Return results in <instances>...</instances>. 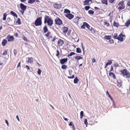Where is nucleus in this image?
<instances>
[{"label":"nucleus","mask_w":130,"mask_h":130,"mask_svg":"<svg viewBox=\"0 0 130 130\" xmlns=\"http://www.w3.org/2000/svg\"><path fill=\"white\" fill-rule=\"evenodd\" d=\"M44 23H47L48 26H51L53 24V20L49 16L46 15L45 16L44 18Z\"/></svg>","instance_id":"f257e3e1"},{"label":"nucleus","mask_w":130,"mask_h":130,"mask_svg":"<svg viewBox=\"0 0 130 130\" xmlns=\"http://www.w3.org/2000/svg\"><path fill=\"white\" fill-rule=\"evenodd\" d=\"M120 72L123 76H125L126 78H129L130 77V73L126 69L121 70Z\"/></svg>","instance_id":"f03ea898"},{"label":"nucleus","mask_w":130,"mask_h":130,"mask_svg":"<svg viewBox=\"0 0 130 130\" xmlns=\"http://www.w3.org/2000/svg\"><path fill=\"white\" fill-rule=\"evenodd\" d=\"M42 17H41L37 18L35 20V24L36 26L41 25L42 24Z\"/></svg>","instance_id":"7ed1b4c3"},{"label":"nucleus","mask_w":130,"mask_h":130,"mask_svg":"<svg viewBox=\"0 0 130 130\" xmlns=\"http://www.w3.org/2000/svg\"><path fill=\"white\" fill-rule=\"evenodd\" d=\"M124 1L120 2L118 4V5L119 6L118 9L120 11L121 10L124 9L125 8V6L124 4Z\"/></svg>","instance_id":"20e7f679"},{"label":"nucleus","mask_w":130,"mask_h":130,"mask_svg":"<svg viewBox=\"0 0 130 130\" xmlns=\"http://www.w3.org/2000/svg\"><path fill=\"white\" fill-rule=\"evenodd\" d=\"M55 24L58 25H61L63 24L61 20L59 17H57L55 20Z\"/></svg>","instance_id":"39448f33"},{"label":"nucleus","mask_w":130,"mask_h":130,"mask_svg":"<svg viewBox=\"0 0 130 130\" xmlns=\"http://www.w3.org/2000/svg\"><path fill=\"white\" fill-rule=\"evenodd\" d=\"M8 42H11L13 41L14 39V38L13 36H10L9 35H7L6 37Z\"/></svg>","instance_id":"423d86ee"},{"label":"nucleus","mask_w":130,"mask_h":130,"mask_svg":"<svg viewBox=\"0 0 130 130\" xmlns=\"http://www.w3.org/2000/svg\"><path fill=\"white\" fill-rule=\"evenodd\" d=\"M58 46L59 47L61 46L64 44V42L62 40L59 39L58 40L57 42Z\"/></svg>","instance_id":"0eeeda50"},{"label":"nucleus","mask_w":130,"mask_h":130,"mask_svg":"<svg viewBox=\"0 0 130 130\" xmlns=\"http://www.w3.org/2000/svg\"><path fill=\"white\" fill-rule=\"evenodd\" d=\"M124 36V35L122 34L121 33L119 35L117 39L121 41H122L123 40V37Z\"/></svg>","instance_id":"6e6552de"},{"label":"nucleus","mask_w":130,"mask_h":130,"mask_svg":"<svg viewBox=\"0 0 130 130\" xmlns=\"http://www.w3.org/2000/svg\"><path fill=\"white\" fill-rule=\"evenodd\" d=\"M65 16L70 20L73 18L74 16L73 15L70 13L66 14L65 15Z\"/></svg>","instance_id":"1a4fd4ad"},{"label":"nucleus","mask_w":130,"mask_h":130,"mask_svg":"<svg viewBox=\"0 0 130 130\" xmlns=\"http://www.w3.org/2000/svg\"><path fill=\"white\" fill-rule=\"evenodd\" d=\"M69 29L67 27H63L62 28V30L63 31V33L66 34L68 32Z\"/></svg>","instance_id":"9d476101"},{"label":"nucleus","mask_w":130,"mask_h":130,"mask_svg":"<svg viewBox=\"0 0 130 130\" xmlns=\"http://www.w3.org/2000/svg\"><path fill=\"white\" fill-rule=\"evenodd\" d=\"M53 6L55 8L59 9L61 7L62 5L61 4L55 3L54 4Z\"/></svg>","instance_id":"9b49d317"},{"label":"nucleus","mask_w":130,"mask_h":130,"mask_svg":"<svg viewBox=\"0 0 130 130\" xmlns=\"http://www.w3.org/2000/svg\"><path fill=\"white\" fill-rule=\"evenodd\" d=\"M20 7L22 10H25L27 8L26 6L22 3L20 4Z\"/></svg>","instance_id":"f8f14e48"},{"label":"nucleus","mask_w":130,"mask_h":130,"mask_svg":"<svg viewBox=\"0 0 130 130\" xmlns=\"http://www.w3.org/2000/svg\"><path fill=\"white\" fill-rule=\"evenodd\" d=\"M81 17H76V18L73 19V22L75 23H77L78 24V20L80 19H81Z\"/></svg>","instance_id":"ddd939ff"},{"label":"nucleus","mask_w":130,"mask_h":130,"mask_svg":"<svg viewBox=\"0 0 130 130\" xmlns=\"http://www.w3.org/2000/svg\"><path fill=\"white\" fill-rule=\"evenodd\" d=\"M67 58L61 59L60 61V62L62 64H63L67 61Z\"/></svg>","instance_id":"4468645a"},{"label":"nucleus","mask_w":130,"mask_h":130,"mask_svg":"<svg viewBox=\"0 0 130 130\" xmlns=\"http://www.w3.org/2000/svg\"><path fill=\"white\" fill-rule=\"evenodd\" d=\"M7 43V41L6 40L3 39L2 42V45L3 46H5Z\"/></svg>","instance_id":"2eb2a0df"},{"label":"nucleus","mask_w":130,"mask_h":130,"mask_svg":"<svg viewBox=\"0 0 130 130\" xmlns=\"http://www.w3.org/2000/svg\"><path fill=\"white\" fill-rule=\"evenodd\" d=\"M130 24V19L128 20L125 23V26L128 27Z\"/></svg>","instance_id":"dca6fc26"},{"label":"nucleus","mask_w":130,"mask_h":130,"mask_svg":"<svg viewBox=\"0 0 130 130\" xmlns=\"http://www.w3.org/2000/svg\"><path fill=\"white\" fill-rule=\"evenodd\" d=\"M112 63V62L111 60H109L108 61V62L105 64V68H106L108 65L111 64Z\"/></svg>","instance_id":"f3484780"},{"label":"nucleus","mask_w":130,"mask_h":130,"mask_svg":"<svg viewBox=\"0 0 130 130\" xmlns=\"http://www.w3.org/2000/svg\"><path fill=\"white\" fill-rule=\"evenodd\" d=\"M109 75L110 76H112V77L114 79H115L116 78V76L115 74L111 72H109Z\"/></svg>","instance_id":"a211bd4d"},{"label":"nucleus","mask_w":130,"mask_h":130,"mask_svg":"<svg viewBox=\"0 0 130 130\" xmlns=\"http://www.w3.org/2000/svg\"><path fill=\"white\" fill-rule=\"evenodd\" d=\"M33 61V58L31 57V58H29L28 59L27 62L28 63H31Z\"/></svg>","instance_id":"6ab92c4d"},{"label":"nucleus","mask_w":130,"mask_h":130,"mask_svg":"<svg viewBox=\"0 0 130 130\" xmlns=\"http://www.w3.org/2000/svg\"><path fill=\"white\" fill-rule=\"evenodd\" d=\"M11 14L13 16L16 17L17 18L18 17V15L17 14L14 12L13 11H11L10 12Z\"/></svg>","instance_id":"aec40b11"},{"label":"nucleus","mask_w":130,"mask_h":130,"mask_svg":"<svg viewBox=\"0 0 130 130\" xmlns=\"http://www.w3.org/2000/svg\"><path fill=\"white\" fill-rule=\"evenodd\" d=\"M103 24L107 27H108L110 25L109 23H107L106 21H104L103 22Z\"/></svg>","instance_id":"412c9836"},{"label":"nucleus","mask_w":130,"mask_h":130,"mask_svg":"<svg viewBox=\"0 0 130 130\" xmlns=\"http://www.w3.org/2000/svg\"><path fill=\"white\" fill-rule=\"evenodd\" d=\"M43 30L44 33H46L48 31V29L46 26H45L44 27Z\"/></svg>","instance_id":"4be33fe9"},{"label":"nucleus","mask_w":130,"mask_h":130,"mask_svg":"<svg viewBox=\"0 0 130 130\" xmlns=\"http://www.w3.org/2000/svg\"><path fill=\"white\" fill-rule=\"evenodd\" d=\"M106 93L108 94V97L113 102L114 101L113 100V98L111 97V96L110 95V94L109 93L108 91H106Z\"/></svg>","instance_id":"5701e85b"},{"label":"nucleus","mask_w":130,"mask_h":130,"mask_svg":"<svg viewBox=\"0 0 130 130\" xmlns=\"http://www.w3.org/2000/svg\"><path fill=\"white\" fill-rule=\"evenodd\" d=\"M113 25L114 26L116 27L117 28L119 26V24L117 23H116L115 21H114L113 22Z\"/></svg>","instance_id":"b1692460"},{"label":"nucleus","mask_w":130,"mask_h":130,"mask_svg":"<svg viewBox=\"0 0 130 130\" xmlns=\"http://www.w3.org/2000/svg\"><path fill=\"white\" fill-rule=\"evenodd\" d=\"M75 60H79L82 59V57L80 56H77L75 57Z\"/></svg>","instance_id":"393cba45"},{"label":"nucleus","mask_w":130,"mask_h":130,"mask_svg":"<svg viewBox=\"0 0 130 130\" xmlns=\"http://www.w3.org/2000/svg\"><path fill=\"white\" fill-rule=\"evenodd\" d=\"M102 3L106 5L108 4L107 0H101Z\"/></svg>","instance_id":"a878e982"},{"label":"nucleus","mask_w":130,"mask_h":130,"mask_svg":"<svg viewBox=\"0 0 130 130\" xmlns=\"http://www.w3.org/2000/svg\"><path fill=\"white\" fill-rule=\"evenodd\" d=\"M104 38L107 40L110 39L111 38V37L110 36H105L104 37Z\"/></svg>","instance_id":"bb28decb"},{"label":"nucleus","mask_w":130,"mask_h":130,"mask_svg":"<svg viewBox=\"0 0 130 130\" xmlns=\"http://www.w3.org/2000/svg\"><path fill=\"white\" fill-rule=\"evenodd\" d=\"M64 12L67 14H69L70 13V11L67 9H65L64 10Z\"/></svg>","instance_id":"cd10ccee"},{"label":"nucleus","mask_w":130,"mask_h":130,"mask_svg":"<svg viewBox=\"0 0 130 130\" xmlns=\"http://www.w3.org/2000/svg\"><path fill=\"white\" fill-rule=\"evenodd\" d=\"M86 22H84L83 23V24L81 26V28H85V26H86Z\"/></svg>","instance_id":"c85d7f7f"},{"label":"nucleus","mask_w":130,"mask_h":130,"mask_svg":"<svg viewBox=\"0 0 130 130\" xmlns=\"http://www.w3.org/2000/svg\"><path fill=\"white\" fill-rule=\"evenodd\" d=\"M89 30L91 31L92 33H94L95 32V31L94 29L92 27H91L89 29Z\"/></svg>","instance_id":"c756f323"},{"label":"nucleus","mask_w":130,"mask_h":130,"mask_svg":"<svg viewBox=\"0 0 130 130\" xmlns=\"http://www.w3.org/2000/svg\"><path fill=\"white\" fill-rule=\"evenodd\" d=\"M84 4L85 5H88L89 4V2L87 0H85L84 2Z\"/></svg>","instance_id":"7c9ffc66"},{"label":"nucleus","mask_w":130,"mask_h":130,"mask_svg":"<svg viewBox=\"0 0 130 130\" xmlns=\"http://www.w3.org/2000/svg\"><path fill=\"white\" fill-rule=\"evenodd\" d=\"M7 15V14L6 13H5L3 14V20H6Z\"/></svg>","instance_id":"2f4dec72"},{"label":"nucleus","mask_w":130,"mask_h":130,"mask_svg":"<svg viewBox=\"0 0 130 130\" xmlns=\"http://www.w3.org/2000/svg\"><path fill=\"white\" fill-rule=\"evenodd\" d=\"M76 52L78 53H81L82 51L80 48H77L76 49Z\"/></svg>","instance_id":"473e14b6"},{"label":"nucleus","mask_w":130,"mask_h":130,"mask_svg":"<svg viewBox=\"0 0 130 130\" xmlns=\"http://www.w3.org/2000/svg\"><path fill=\"white\" fill-rule=\"evenodd\" d=\"M35 1V0H29L28 1V3L30 4H32L34 3Z\"/></svg>","instance_id":"72a5a7b5"},{"label":"nucleus","mask_w":130,"mask_h":130,"mask_svg":"<svg viewBox=\"0 0 130 130\" xmlns=\"http://www.w3.org/2000/svg\"><path fill=\"white\" fill-rule=\"evenodd\" d=\"M78 79L77 77L75 78L74 80V82L75 84H76L78 81Z\"/></svg>","instance_id":"f704fd0d"},{"label":"nucleus","mask_w":130,"mask_h":130,"mask_svg":"<svg viewBox=\"0 0 130 130\" xmlns=\"http://www.w3.org/2000/svg\"><path fill=\"white\" fill-rule=\"evenodd\" d=\"M118 37V34L117 33H115L113 35V38L115 39H117Z\"/></svg>","instance_id":"c9c22d12"},{"label":"nucleus","mask_w":130,"mask_h":130,"mask_svg":"<svg viewBox=\"0 0 130 130\" xmlns=\"http://www.w3.org/2000/svg\"><path fill=\"white\" fill-rule=\"evenodd\" d=\"M88 12L89 14H93L94 13V11L92 10H90L88 11Z\"/></svg>","instance_id":"e433bc0d"},{"label":"nucleus","mask_w":130,"mask_h":130,"mask_svg":"<svg viewBox=\"0 0 130 130\" xmlns=\"http://www.w3.org/2000/svg\"><path fill=\"white\" fill-rule=\"evenodd\" d=\"M61 68L62 69H66L67 68V66L66 65L63 64Z\"/></svg>","instance_id":"4c0bfd02"},{"label":"nucleus","mask_w":130,"mask_h":130,"mask_svg":"<svg viewBox=\"0 0 130 130\" xmlns=\"http://www.w3.org/2000/svg\"><path fill=\"white\" fill-rule=\"evenodd\" d=\"M84 112L83 111H81L80 112V118L82 119V118L84 116Z\"/></svg>","instance_id":"58836bf2"},{"label":"nucleus","mask_w":130,"mask_h":130,"mask_svg":"<svg viewBox=\"0 0 130 130\" xmlns=\"http://www.w3.org/2000/svg\"><path fill=\"white\" fill-rule=\"evenodd\" d=\"M51 32L50 31H48L47 34L45 35V36L47 37H49L50 35Z\"/></svg>","instance_id":"ea45409f"},{"label":"nucleus","mask_w":130,"mask_h":130,"mask_svg":"<svg viewBox=\"0 0 130 130\" xmlns=\"http://www.w3.org/2000/svg\"><path fill=\"white\" fill-rule=\"evenodd\" d=\"M16 22L18 23L19 25L21 24V20L19 18L17 20Z\"/></svg>","instance_id":"a19ab883"},{"label":"nucleus","mask_w":130,"mask_h":130,"mask_svg":"<svg viewBox=\"0 0 130 130\" xmlns=\"http://www.w3.org/2000/svg\"><path fill=\"white\" fill-rule=\"evenodd\" d=\"M90 7L89 6H86L84 7V9L86 10H88L90 8Z\"/></svg>","instance_id":"79ce46f5"},{"label":"nucleus","mask_w":130,"mask_h":130,"mask_svg":"<svg viewBox=\"0 0 130 130\" xmlns=\"http://www.w3.org/2000/svg\"><path fill=\"white\" fill-rule=\"evenodd\" d=\"M118 84L117 85V86L119 88H120L122 86V84L121 83H119L117 82Z\"/></svg>","instance_id":"37998d69"},{"label":"nucleus","mask_w":130,"mask_h":130,"mask_svg":"<svg viewBox=\"0 0 130 130\" xmlns=\"http://www.w3.org/2000/svg\"><path fill=\"white\" fill-rule=\"evenodd\" d=\"M75 53L73 52H71L68 55V57L69 56H71L72 55H75Z\"/></svg>","instance_id":"c03bdc74"},{"label":"nucleus","mask_w":130,"mask_h":130,"mask_svg":"<svg viewBox=\"0 0 130 130\" xmlns=\"http://www.w3.org/2000/svg\"><path fill=\"white\" fill-rule=\"evenodd\" d=\"M86 27L88 29H89L90 28V25L88 24L87 23H86Z\"/></svg>","instance_id":"a18cd8bd"},{"label":"nucleus","mask_w":130,"mask_h":130,"mask_svg":"<svg viewBox=\"0 0 130 130\" xmlns=\"http://www.w3.org/2000/svg\"><path fill=\"white\" fill-rule=\"evenodd\" d=\"M7 51L5 50V51L3 53V55H6L7 54Z\"/></svg>","instance_id":"49530a36"},{"label":"nucleus","mask_w":130,"mask_h":130,"mask_svg":"<svg viewBox=\"0 0 130 130\" xmlns=\"http://www.w3.org/2000/svg\"><path fill=\"white\" fill-rule=\"evenodd\" d=\"M38 71L37 72V73L39 75H40L41 74V70L39 69H38Z\"/></svg>","instance_id":"de8ad7c7"},{"label":"nucleus","mask_w":130,"mask_h":130,"mask_svg":"<svg viewBox=\"0 0 130 130\" xmlns=\"http://www.w3.org/2000/svg\"><path fill=\"white\" fill-rule=\"evenodd\" d=\"M74 75H70V76H68V77L69 78H73L74 77Z\"/></svg>","instance_id":"09e8293b"},{"label":"nucleus","mask_w":130,"mask_h":130,"mask_svg":"<svg viewBox=\"0 0 130 130\" xmlns=\"http://www.w3.org/2000/svg\"><path fill=\"white\" fill-rule=\"evenodd\" d=\"M56 39L57 38H56V37H54V38L53 39V40H52V42H55Z\"/></svg>","instance_id":"8fccbe9b"},{"label":"nucleus","mask_w":130,"mask_h":130,"mask_svg":"<svg viewBox=\"0 0 130 130\" xmlns=\"http://www.w3.org/2000/svg\"><path fill=\"white\" fill-rule=\"evenodd\" d=\"M84 123L85 125H87L88 124L87 120L86 119H85L84 120Z\"/></svg>","instance_id":"3c124183"},{"label":"nucleus","mask_w":130,"mask_h":130,"mask_svg":"<svg viewBox=\"0 0 130 130\" xmlns=\"http://www.w3.org/2000/svg\"><path fill=\"white\" fill-rule=\"evenodd\" d=\"M56 51L57 52V53L56 54V56H58L59 55V51L57 50H56Z\"/></svg>","instance_id":"603ef678"},{"label":"nucleus","mask_w":130,"mask_h":130,"mask_svg":"<svg viewBox=\"0 0 130 130\" xmlns=\"http://www.w3.org/2000/svg\"><path fill=\"white\" fill-rule=\"evenodd\" d=\"M109 42L111 44L113 43H114L113 40V39H111L109 40Z\"/></svg>","instance_id":"864d4df0"},{"label":"nucleus","mask_w":130,"mask_h":130,"mask_svg":"<svg viewBox=\"0 0 130 130\" xmlns=\"http://www.w3.org/2000/svg\"><path fill=\"white\" fill-rule=\"evenodd\" d=\"M115 0H109V2L110 3H113Z\"/></svg>","instance_id":"5fc2aeb1"},{"label":"nucleus","mask_w":130,"mask_h":130,"mask_svg":"<svg viewBox=\"0 0 130 130\" xmlns=\"http://www.w3.org/2000/svg\"><path fill=\"white\" fill-rule=\"evenodd\" d=\"M127 5L130 8V1H128L127 2Z\"/></svg>","instance_id":"6e6d98bb"},{"label":"nucleus","mask_w":130,"mask_h":130,"mask_svg":"<svg viewBox=\"0 0 130 130\" xmlns=\"http://www.w3.org/2000/svg\"><path fill=\"white\" fill-rule=\"evenodd\" d=\"M23 40L25 41H27V39L25 36H23Z\"/></svg>","instance_id":"4d7b16f0"},{"label":"nucleus","mask_w":130,"mask_h":130,"mask_svg":"<svg viewBox=\"0 0 130 130\" xmlns=\"http://www.w3.org/2000/svg\"><path fill=\"white\" fill-rule=\"evenodd\" d=\"M13 52L14 54L16 55L17 53V52L15 49H14L13 50Z\"/></svg>","instance_id":"13d9d810"},{"label":"nucleus","mask_w":130,"mask_h":130,"mask_svg":"<svg viewBox=\"0 0 130 130\" xmlns=\"http://www.w3.org/2000/svg\"><path fill=\"white\" fill-rule=\"evenodd\" d=\"M25 10H22L20 11V12L21 13L22 15H23Z\"/></svg>","instance_id":"bf43d9fd"},{"label":"nucleus","mask_w":130,"mask_h":130,"mask_svg":"<svg viewBox=\"0 0 130 130\" xmlns=\"http://www.w3.org/2000/svg\"><path fill=\"white\" fill-rule=\"evenodd\" d=\"M21 62H19V63L17 66V67L18 68L21 67Z\"/></svg>","instance_id":"052dcab7"},{"label":"nucleus","mask_w":130,"mask_h":130,"mask_svg":"<svg viewBox=\"0 0 130 130\" xmlns=\"http://www.w3.org/2000/svg\"><path fill=\"white\" fill-rule=\"evenodd\" d=\"M113 70V68L112 66H111V67L110 70L109 71V72H111Z\"/></svg>","instance_id":"680f3d73"},{"label":"nucleus","mask_w":130,"mask_h":130,"mask_svg":"<svg viewBox=\"0 0 130 130\" xmlns=\"http://www.w3.org/2000/svg\"><path fill=\"white\" fill-rule=\"evenodd\" d=\"M82 46L83 49V51L84 52V47L82 43Z\"/></svg>","instance_id":"e2e57ef3"},{"label":"nucleus","mask_w":130,"mask_h":130,"mask_svg":"<svg viewBox=\"0 0 130 130\" xmlns=\"http://www.w3.org/2000/svg\"><path fill=\"white\" fill-rule=\"evenodd\" d=\"M73 124L72 123V122H71L69 124V125L70 126H72L73 125Z\"/></svg>","instance_id":"0e129e2a"},{"label":"nucleus","mask_w":130,"mask_h":130,"mask_svg":"<svg viewBox=\"0 0 130 130\" xmlns=\"http://www.w3.org/2000/svg\"><path fill=\"white\" fill-rule=\"evenodd\" d=\"M114 66H115L116 67H117L119 66V64L117 63L115 64L114 65Z\"/></svg>","instance_id":"69168bd1"},{"label":"nucleus","mask_w":130,"mask_h":130,"mask_svg":"<svg viewBox=\"0 0 130 130\" xmlns=\"http://www.w3.org/2000/svg\"><path fill=\"white\" fill-rule=\"evenodd\" d=\"M26 67L27 68V69L28 70H30V68H29V66H28L27 65H26Z\"/></svg>","instance_id":"338daca9"},{"label":"nucleus","mask_w":130,"mask_h":130,"mask_svg":"<svg viewBox=\"0 0 130 130\" xmlns=\"http://www.w3.org/2000/svg\"><path fill=\"white\" fill-rule=\"evenodd\" d=\"M5 122L8 125H9V123H8V121H7V120H5Z\"/></svg>","instance_id":"774afa93"}]
</instances>
